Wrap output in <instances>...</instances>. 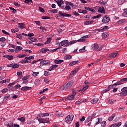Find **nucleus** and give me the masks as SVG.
I'll use <instances>...</instances> for the list:
<instances>
[{
    "mask_svg": "<svg viewBox=\"0 0 127 127\" xmlns=\"http://www.w3.org/2000/svg\"><path fill=\"white\" fill-rule=\"evenodd\" d=\"M74 84L73 81H70L67 83H65L63 86L61 87V90L63 91L64 90H69L70 88H72V86Z\"/></svg>",
    "mask_w": 127,
    "mask_h": 127,
    "instance_id": "obj_1",
    "label": "nucleus"
},
{
    "mask_svg": "<svg viewBox=\"0 0 127 127\" xmlns=\"http://www.w3.org/2000/svg\"><path fill=\"white\" fill-rule=\"evenodd\" d=\"M122 82H127V78H122L120 80V81H117L116 83H114L113 85H111L108 86V88L109 90L111 89H114V86H119V85H122L123 83Z\"/></svg>",
    "mask_w": 127,
    "mask_h": 127,
    "instance_id": "obj_2",
    "label": "nucleus"
},
{
    "mask_svg": "<svg viewBox=\"0 0 127 127\" xmlns=\"http://www.w3.org/2000/svg\"><path fill=\"white\" fill-rule=\"evenodd\" d=\"M66 123H68V124H70L72 121L74 120V115L71 114L70 115H68L65 119Z\"/></svg>",
    "mask_w": 127,
    "mask_h": 127,
    "instance_id": "obj_3",
    "label": "nucleus"
},
{
    "mask_svg": "<svg viewBox=\"0 0 127 127\" xmlns=\"http://www.w3.org/2000/svg\"><path fill=\"white\" fill-rule=\"evenodd\" d=\"M127 95V87H123L121 89V92L119 93V96L125 97Z\"/></svg>",
    "mask_w": 127,
    "mask_h": 127,
    "instance_id": "obj_4",
    "label": "nucleus"
},
{
    "mask_svg": "<svg viewBox=\"0 0 127 127\" xmlns=\"http://www.w3.org/2000/svg\"><path fill=\"white\" fill-rule=\"evenodd\" d=\"M68 43H69V40H64L59 43V45L60 46H64V45H66V46H69Z\"/></svg>",
    "mask_w": 127,
    "mask_h": 127,
    "instance_id": "obj_5",
    "label": "nucleus"
},
{
    "mask_svg": "<svg viewBox=\"0 0 127 127\" xmlns=\"http://www.w3.org/2000/svg\"><path fill=\"white\" fill-rule=\"evenodd\" d=\"M84 84L86 85V86L79 91L80 93H84V92L86 90L88 89V88H89V85H90V83L88 82V81H85Z\"/></svg>",
    "mask_w": 127,
    "mask_h": 127,
    "instance_id": "obj_6",
    "label": "nucleus"
},
{
    "mask_svg": "<svg viewBox=\"0 0 127 127\" xmlns=\"http://www.w3.org/2000/svg\"><path fill=\"white\" fill-rule=\"evenodd\" d=\"M38 121L40 124H45V123H49V118H38Z\"/></svg>",
    "mask_w": 127,
    "mask_h": 127,
    "instance_id": "obj_7",
    "label": "nucleus"
},
{
    "mask_svg": "<svg viewBox=\"0 0 127 127\" xmlns=\"http://www.w3.org/2000/svg\"><path fill=\"white\" fill-rule=\"evenodd\" d=\"M59 14L60 16H63V17H71V16H72V15L70 14L62 13L61 11H59Z\"/></svg>",
    "mask_w": 127,
    "mask_h": 127,
    "instance_id": "obj_8",
    "label": "nucleus"
},
{
    "mask_svg": "<svg viewBox=\"0 0 127 127\" xmlns=\"http://www.w3.org/2000/svg\"><path fill=\"white\" fill-rule=\"evenodd\" d=\"M110 21V18L107 16H105L104 17H103L102 22L103 23H108Z\"/></svg>",
    "mask_w": 127,
    "mask_h": 127,
    "instance_id": "obj_9",
    "label": "nucleus"
},
{
    "mask_svg": "<svg viewBox=\"0 0 127 127\" xmlns=\"http://www.w3.org/2000/svg\"><path fill=\"white\" fill-rule=\"evenodd\" d=\"M91 49L92 50H99V45L95 43L91 45Z\"/></svg>",
    "mask_w": 127,
    "mask_h": 127,
    "instance_id": "obj_10",
    "label": "nucleus"
},
{
    "mask_svg": "<svg viewBox=\"0 0 127 127\" xmlns=\"http://www.w3.org/2000/svg\"><path fill=\"white\" fill-rule=\"evenodd\" d=\"M90 37L89 35H86L82 37L81 39L77 40L78 42H84V41H86V39L85 38H89Z\"/></svg>",
    "mask_w": 127,
    "mask_h": 127,
    "instance_id": "obj_11",
    "label": "nucleus"
},
{
    "mask_svg": "<svg viewBox=\"0 0 127 127\" xmlns=\"http://www.w3.org/2000/svg\"><path fill=\"white\" fill-rule=\"evenodd\" d=\"M119 54L118 53H112L111 54H109V59H111L112 58H115L116 56Z\"/></svg>",
    "mask_w": 127,
    "mask_h": 127,
    "instance_id": "obj_12",
    "label": "nucleus"
},
{
    "mask_svg": "<svg viewBox=\"0 0 127 127\" xmlns=\"http://www.w3.org/2000/svg\"><path fill=\"white\" fill-rule=\"evenodd\" d=\"M56 2H57L59 7H61V5L64 4V3H65L63 0H58V1H56Z\"/></svg>",
    "mask_w": 127,
    "mask_h": 127,
    "instance_id": "obj_13",
    "label": "nucleus"
},
{
    "mask_svg": "<svg viewBox=\"0 0 127 127\" xmlns=\"http://www.w3.org/2000/svg\"><path fill=\"white\" fill-rule=\"evenodd\" d=\"M49 63H50V61L49 60H43L40 62V64H42V65H47L48 64H49Z\"/></svg>",
    "mask_w": 127,
    "mask_h": 127,
    "instance_id": "obj_14",
    "label": "nucleus"
},
{
    "mask_svg": "<svg viewBox=\"0 0 127 127\" xmlns=\"http://www.w3.org/2000/svg\"><path fill=\"white\" fill-rule=\"evenodd\" d=\"M122 125V122H118L111 125L109 127H119Z\"/></svg>",
    "mask_w": 127,
    "mask_h": 127,
    "instance_id": "obj_15",
    "label": "nucleus"
},
{
    "mask_svg": "<svg viewBox=\"0 0 127 127\" xmlns=\"http://www.w3.org/2000/svg\"><path fill=\"white\" fill-rule=\"evenodd\" d=\"M78 63H80V62L79 61H74L72 62H71L69 63V65L70 66H74L75 65H77V64H78Z\"/></svg>",
    "mask_w": 127,
    "mask_h": 127,
    "instance_id": "obj_16",
    "label": "nucleus"
},
{
    "mask_svg": "<svg viewBox=\"0 0 127 127\" xmlns=\"http://www.w3.org/2000/svg\"><path fill=\"white\" fill-rule=\"evenodd\" d=\"M49 115V113H40L39 114V117L40 118H43V117H48Z\"/></svg>",
    "mask_w": 127,
    "mask_h": 127,
    "instance_id": "obj_17",
    "label": "nucleus"
},
{
    "mask_svg": "<svg viewBox=\"0 0 127 127\" xmlns=\"http://www.w3.org/2000/svg\"><path fill=\"white\" fill-rule=\"evenodd\" d=\"M3 57H5L9 60H12L13 59V56L12 55H4Z\"/></svg>",
    "mask_w": 127,
    "mask_h": 127,
    "instance_id": "obj_18",
    "label": "nucleus"
},
{
    "mask_svg": "<svg viewBox=\"0 0 127 127\" xmlns=\"http://www.w3.org/2000/svg\"><path fill=\"white\" fill-rule=\"evenodd\" d=\"M58 67V65L55 64L52 65L49 69H48V71H53V70H55L56 68H57Z\"/></svg>",
    "mask_w": 127,
    "mask_h": 127,
    "instance_id": "obj_19",
    "label": "nucleus"
},
{
    "mask_svg": "<svg viewBox=\"0 0 127 127\" xmlns=\"http://www.w3.org/2000/svg\"><path fill=\"white\" fill-rule=\"evenodd\" d=\"M22 91H28L31 90V87L28 86H24L21 88Z\"/></svg>",
    "mask_w": 127,
    "mask_h": 127,
    "instance_id": "obj_20",
    "label": "nucleus"
},
{
    "mask_svg": "<svg viewBox=\"0 0 127 127\" xmlns=\"http://www.w3.org/2000/svg\"><path fill=\"white\" fill-rule=\"evenodd\" d=\"M98 101H99V98H98L97 97H94L91 100V102L92 103V104H96V103L98 102Z\"/></svg>",
    "mask_w": 127,
    "mask_h": 127,
    "instance_id": "obj_21",
    "label": "nucleus"
},
{
    "mask_svg": "<svg viewBox=\"0 0 127 127\" xmlns=\"http://www.w3.org/2000/svg\"><path fill=\"white\" fill-rule=\"evenodd\" d=\"M108 36H109V34L107 32L103 33L102 34V37L103 39H106V38H108Z\"/></svg>",
    "mask_w": 127,
    "mask_h": 127,
    "instance_id": "obj_22",
    "label": "nucleus"
},
{
    "mask_svg": "<svg viewBox=\"0 0 127 127\" xmlns=\"http://www.w3.org/2000/svg\"><path fill=\"white\" fill-rule=\"evenodd\" d=\"M18 26L21 29H23V28H25V24H24V23H19L18 24Z\"/></svg>",
    "mask_w": 127,
    "mask_h": 127,
    "instance_id": "obj_23",
    "label": "nucleus"
},
{
    "mask_svg": "<svg viewBox=\"0 0 127 127\" xmlns=\"http://www.w3.org/2000/svg\"><path fill=\"white\" fill-rule=\"evenodd\" d=\"M64 60H55L54 63L56 64H60V63H62V62H64Z\"/></svg>",
    "mask_w": 127,
    "mask_h": 127,
    "instance_id": "obj_24",
    "label": "nucleus"
},
{
    "mask_svg": "<svg viewBox=\"0 0 127 127\" xmlns=\"http://www.w3.org/2000/svg\"><path fill=\"white\" fill-rule=\"evenodd\" d=\"M94 23L93 21H86L84 22L85 25H89L90 24H93Z\"/></svg>",
    "mask_w": 127,
    "mask_h": 127,
    "instance_id": "obj_25",
    "label": "nucleus"
},
{
    "mask_svg": "<svg viewBox=\"0 0 127 127\" xmlns=\"http://www.w3.org/2000/svg\"><path fill=\"white\" fill-rule=\"evenodd\" d=\"M47 51H49V49L47 48H42L40 50V52H42V53H45V52H47Z\"/></svg>",
    "mask_w": 127,
    "mask_h": 127,
    "instance_id": "obj_26",
    "label": "nucleus"
},
{
    "mask_svg": "<svg viewBox=\"0 0 127 127\" xmlns=\"http://www.w3.org/2000/svg\"><path fill=\"white\" fill-rule=\"evenodd\" d=\"M104 10H105V8H104V7H100L98 9V12H100V13H103Z\"/></svg>",
    "mask_w": 127,
    "mask_h": 127,
    "instance_id": "obj_27",
    "label": "nucleus"
},
{
    "mask_svg": "<svg viewBox=\"0 0 127 127\" xmlns=\"http://www.w3.org/2000/svg\"><path fill=\"white\" fill-rule=\"evenodd\" d=\"M22 49V47L21 46H17L16 47V51L15 52L17 53L18 51H20Z\"/></svg>",
    "mask_w": 127,
    "mask_h": 127,
    "instance_id": "obj_28",
    "label": "nucleus"
},
{
    "mask_svg": "<svg viewBox=\"0 0 127 127\" xmlns=\"http://www.w3.org/2000/svg\"><path fill=\"white\" fill-rule=\"evenodd\" d=\"M17 68H19V65L16 64V63L13 64L12 69H16Z\"/></svg>",
    "mask_w": 127,
    "mask_h": 127,
    "instance_id": "obj_29",
    "label": "nucleus"
},
{
    "mask_svg": "<svg viewBox=\"0 0 127 127\" xmlns=\"http://www.w3.org/2000/svg\"><path fill=\"white\" fill-rule=\"evenodd\" d=\"M93 120V118L91 116H89L88 118L85 120V123H89V122H90V121H92Z\"/></svg>",
    "mask_w": 127,
    "mask_h": 127,
    "instance_id": "obj_30",
    "label": "nucleus"
},
{
    "mask_svg": "<svg viewBox=\"0 0 127 127\" xmlns=\"http://www.w3.org/2000/svg\"><path fill=\"white\" fill-rule=\"evenodd\" d=\"M77 42H78V40H72L69 42H68V44L69 45H72V44H74V43H77Z\"/></svg>",
    "mask_w": 127,
    "mask_h": 127,
    "instance_id": "obj_31",
    "label": "nucleus"
},
{
    "mask_svg": "<svg viewBox=\"0 0 127 127\" xmlns=\"http://www.w3.org/2000/svg\"><path fill=\"white\" fill-rule=\"evenodd\" d=\"M122 15L124 17L127 16V9H125L124 10V12L123 13Z\"/></svg>",
    "mask_w": 127,
    "mask_h": 127,
    "instance_id": "obj_32",
    "label": "nucleus"
},
{
    "mask_svg": "<svg viewBox=\"0 0 127 127\" xmlns=\"http://www.w3.org/2000/svg\"><path fill=\"white\" fill-rule=\"evenodd\" d=\"M18 120L22 122V123H24L25 122V118L23 117L18 118Z\"/></svg>",
    "mask_w": 127,
    "mask_h": 127,
    "instance_id": "obj_33",
    "label": "nucleus"
},
{
    "mask_svg": "<svg viewBox=\"0 0 127 127\" xmlns=\"http://www.w3.org/2000/svg\"><path fill=\"white\" fill-rule=\"evenodd\" d=\"M115 116H116V114H112V116L108 118V121H110V122H111V121H113V119L115 118Z\"/></svg>",
    "mask_w": 127,
    "mask_h": 127,
    "instance_id": "obj_34",
    "label": "nucleus"
},
{
    "mask_svg": "<svg viewBox=\"0 0 127 127\" xmlns=\"http://www.w3.org/2000/svg\"><path fill=\"white\" fill-rule=\"evenodd\" d=\"M51 39H52L51 37L48 38L47 41L45 43V44H49V43H50V42H51Z\"/></svg>",
    "mask_w": 127,
    "mask_h": 127,
    "instance_id": "obj_35",
    "label": "nucleus"
},
{
    "mask_svg": "<svg viewBox=\"0 0 127 127\" xmlns=\"http://www.w3.org/2000/svg\"><path fill=\"white\" fill-rule=\"evenodd\" d=\"M79 68H76L74 70L71 72L72 75H75L76 73H78Z\"/></svg>",
    "mask_w": 127,
    "mask_h": 127,
    "instance_id": "obj_36",
    "label": "nucleus"
},
{
    "mask_svg": "<svg viewBox=\"0 0 127 127\" xmlns=\"http://www.w3.org/2000/svg\"><path fill=\"white\" fill-rule=\"evenodd\" d=\"M21 63H28V59H23L20 61Z\"/></svg>",
    "mask_w": 127,
    "mask_h": 127,
    "instance_id": "obj_37",
    "label": "nucleus"
},
{
    "mask_svg": "<svg viewBox=\"0 0 127 127\" xmlns=\"http://www.w3.org/2000/svg\"><path fill=\"white\" fill-rule=\"evenodd\" d=\"M25 59H28V60H30V59H34V56H30L29 57H25Z\"/></svg>",
    "mask_w": 127,
    "mask_h": 127,
    "instance_id": "obj_38",
    "label": "nucleus"
},
{
    "mask_svg": "<svg viewBox=\"0 0 127 127\" xmlns=\"http://www.w3.org/2000/svg\"><path fill=\"white\" fill-rule=\"evenodd\" d=\"M29 39H30L31 41H32V42H36V41H37V39H36V38L35 37L30 38Z\"/></svg>",
    "mask_w": 127,
    "mask_h": 127,
    "instance_id": "obj_39",
    "label": "nucleus"
},
{
    "mask_svg": "<svg viewBox=\"0 0 127 127\" xmlns=\"http://www.w3.org/2000/svg\"><path fill=\"white\" fill-rule=\"evenodd\" d=\"M68 100H69L70 101H72V100H74L75 99V96L73 95H70L67 98Z\"/></svg>",
    "mask_w": 127,
    "mask_h": 127,
    "instance_id": "obj_40",
    "label": "nucleus"
},
{
    "mask_svg": "<svg viewBox=\"0 0 127 127\" xmlns=\"http://www.w3.org/2000/svg\"><path fill=\"white\" fill-rule=\"evenodd\" d=\"M79 51L80 52H86V46L83 47L82 48L80 49Z\"/></svg>",
    "mask_w": 127,
    "mask_h": 127,
    "instance_id": "obj_41",
    "label": "nucleus"
},
{
    "mask_svg": "<svg viewBox=\"0 0 127 127\" xmlns=\"http://www.w3.org/2000/svg\"><path fill=\"white\" fill-rule=\"evenodd\" d=\"M6 40L5 38L4 37H2L0 38V44H1L2 42H4Z\"/></svg>",
    "mask_w": 127,
    "mask_h": 127,
    "instance_id": "obj_42",
    "label": "nucleus"
},
{
    "mask_svg": "<svg viewBox=\"0 0 127 127\" xmlns=\"http://www.w3.org/2000/svg\"><path fill=\"white\" fill-rule=\"evenodd\" d=\"M27 55L26 54H22V55H19L17 56V57H19V58H22L23 57H25V56H27Z\"/></svg>",
    "mask_w": 127,
    "mask_h": 127,
    "instance_id": "obj_43",
    "label": "nucleus"
},
{
    "mask_svg": "<svg viewBox=\"0 0 127 127\" xmlns=\"http://www.w3.org/2000/svg\"><path fill=\"white\" fill-rule=\"evenodd\" d=\"M67 48H63L61 50V52H63V53H65L67 52Z\"/></svg>",
    "mask_w": 127,
    "mask_h": 127,
    "instance_id": "obj_44",
    "label": "nucleus"
},
{
    "mask_svg": "<svg viewBox=\"0 0 127 127\" xmlns=\"http://www.w3.org/2000/svg\"><path fill=\"white\" fill-rule=\"evenodd\" d=\"M102 122V118H98V122H97L95 123V125H99V124H100V123H101Z\"/></svg>",
    "mask_w": 127,
    "mask_h": 127,
    "instance_id": "obj_45",
    "label": "nucleus"
},
{
    "mask_svg": "<svg viewBox=\"0 0 127 127\" xmlns=\"http://www.w3.org/2000/svg\"><path fill=\"white\" fill-rule=\"evenodd\" d=\"M40 83V80L39 79H36L34 81V84L35 85H38V84H39Z\"/></svg>",
    "mask_w": 127,
    "mask_h": 127,
    "instance_id": "obj_46",
    "label": "nucleus"
},
{
    "mask_svg": "<svg viewBox=\"0 0 127 127\" xmlns=\"http://www.w3.org/2000/svg\"><path fill=\"white\" fill-rule=\"evenodd\" d=\"M108 29H109V26H105L102 28V30H103V31H106V30H107Z\"/></svg>",
    "mask_w": 127,
    "mask_h": 127,
    "instance_id": "obj_47",
    "label": "nucleus"
},
{
    "mask_svg": "<svg viewBox=\"0 0 127 127\" xmlns=\"http://www.w3.org/2000/svg\"><path fill=\"white\" fill-rule=\"evenodd\" d=\"M50 11L51 13H57V11H58V10H57V9H54V10H50Z\"/></svg>",
    "mask_w": 127,
    "mask_h": 127,
    "instance_id": "obj_48",
    "label": "nucleus"
},
{
    "mask_svg": "<svg viewBox=\"0 0 127 127\" xmlns=\"http://www.w3.org/2000/svg\"><path fill=\"white\" fill-rule=\"evenodd\" d=\"M32 76H33V77H37V75L39 74V72H35L33 71L32 72Z\"/></svg>",
    "mask_w": 127,
    "mask_h": 127,
    "instance_id": "obj_49",
    "label": "nucleus"
},
{
    "mask_svg": "<svg viewBox=\"0 0 127 127\" xmlns=\"http://www.w3.org/2000/svg\"><path fill=\"white\" fill-rule=\"evenodd\" d=\"M66 5H70V6H72V7H74V5L72 2H67L66 3Z\"/></svg>",
    "mask_w": 127,
    "mask_h": 127,
    "instance_id": "obj_50",
    "label": "nucleus"
},
{
    "mask_svg": "<svg viewBox=\"0 0 127 127\" xmlns=\"http://www.w3.org/2000/svg\"><path fill=\"white\" fill-rule=\"evenodd\" d=\"M65 59H71L72 58V56L71 55H66L64 57Z\"/></svg>",
    "mask_w": 127,
    "mask_h": 127,
    "instance_id": "obj_51",
    "label": "nucleus"
},
{
    "mask_svg": "<svg viewBox=\"0 0 127 127\" xmlns=\"http://www.w3.org/2000/svg\"><path fill=\"white\" fill-rule=\"evenodd\" d=\"M17 38H19V39H22V35L21 34H18L17 35Z\"/></svg>",
    "mask_w": 127,
    "mask_h": 127,
    "instance_id": "obj_52",
    "label": "nucleus"
},
{
    "mask_svg": "<svg viewBox=\"0 0 127 127\" xmlns=\"http://www.w3.org/2000/svg\"><path fill=\"white\" fill-rule=\"evenodd\" d=\"M125 21H126V20L121 19L118 21V24H122V23H123V22H125Z\"/></svg>",
    "mask_w": 127,
    "mask_h": 127,
    "instance_id": "obj_53",
    "label": "nucleus"
},
{
    "mask_svg": "<svg viewBox=\"0 0 127 127\" xmlns=\"http://www.w3.org/2000/svg\"><path fill=\"white\" fill-rule=\"evenodd\" d=\"M7 91H8V89L7 88H5L3 90H2L1 92L2 93H6Z\"/></svg>",
    "mask_w": 127,
    "mask_h": 127,
    "instance_id": "obj_54",
    "label": "nucleus"
},
{
    "mask_svg": "<svg viewBox=\"0 0 127 127\" xmlns=\"http://www.w3.org/2000/svg\"><path fill=\"white\" fill-rule=\"evenodd\" d=\"M2 32L4 33V34H6V35H10V34L8 32L5 31V30H2Z\"/></svg>",
    "mask_w": 127,
    "mask_h": 127,
    "instance_id": "obj_55",
    "label": "nucleus"
},
{
    "mask_svg": "<svg viewBox=\"0 0 127 127\" xmlns=\"http://www.w3.org/2000/svg\"><path fill=\"white\" fill-rule=\"evenodd\" d=\"M77 94L76 90H72V94H71V95L73 96L74 97H75V96H76V94Z\"/></svg>",
    "mask_w": 127,
    "mask_h": 127,
    "instance_id": "obj_56",
    "label": "nucleus"
},
{
    "mask_svg": "<svg viewBox=\"0 0 127 127\" xmlns=\"http://www.w3.org/2000/svg\"><path fill=\"white\" fill-rule=\"evenodd\" d=\"M39 9L41 12H43V13L45 12L44 9H43L42 7H39Z\"/></svg>",
    "mask_w": 127,
    "mask_h": 127,
    "instance_id": "obj_57",
    "label": "nucleus"
},
{
    "mask_svg": "<svg viewBox=\"0 0 127 127\" xmlns=\"http://www.w3.org/2000/svg\"><path fill=\"white\" fill-rule=\"evenodd\" d=\"M42 19H50V17H48V16H43L42 17Z\"/></svg>",
    "mask_w": 127,
    "mask_h": 127,
    "instance_id": "obj_58",
    "label": "nucleus"
},
{
    "mask_svg": "<svg viewBox=\"0 0 127 127\" xmlns=\"http://www.w3.org/2000/svg\"><path fill=\"white\" fill-rule=\"evenodd\" d=\"M88 11H91V12H96V11L94 9H93V8H88Z\"/></svg>",
    "mask_w": 127,
    "mask_h": 127,
    "instance_id": "obj_59",
    "label": "nucleus"
},
{
    "mask_svg": "<svg viewBox=\"0 0 127 127\" xmlns=\"http://www.w3.org/2000/svg\"><path fill=\"white\" fill-rule=\"evenodd\" d=\"M65 10H71V7L69 6H66L65 7Z\"/></svg>",
    "mask_w": 127,
    "mask_h": 127,
    "instance_id": "obj_60",
    "label": "nucleus"
},
{
    "mask_svg": "<svg viewBox=\"0 0 127 127\" xmlns=\"http://www.w3.org/2000/svg\"><path fill=\"white\" fill-rule=\"evenodd\" d=\"M44 82H45V83H46L47 84H49V80H48V79L47 78H45L44 79Z\"/></svg>",
    "mask_w": 127,
    "mask_h": 127,
    "instance_id": "obj_61",
    "label": "nucleus"
},
{
    "mask_svg": "<svg viewBox=\"0 0 127 127\" xmlns=\"http://www.w3.org/2000/svg\"><path fill=\"white\" fill-rule=\"evenodd\" d=\"M109 91H110V89L109 88H107L106 89H104L102 91V93H107V92H109Z\"/></svg>",
    "mask_w": 127,
    "mask_h": 127,
    "instance_id": "obj_62",
    "label": "nucleus"
},
{
    "mask_svg": "<svg viewBox=\"0 0 127 127\" xmlns=\"http://www.w3.org/2000/svg\"><path fill=\"white\" fill-rule=\"evenodd\" d=\"M49 75V73H48V72L45 71H44V76H45L46 77L48 76Z\"/></svg>",
    "mask_w": 127,
    "mask_h": 127,
    "instance_id": "obj_63",
    "label": "nucleus"
},
{
    "mask_svg": "<svg viewBox=\"0 0 127 127\" xmlns=\"http://www.w3.org/2000/svg\"><path fill=\"white\" fill-rule=\"evenodd\" d=\"M80 127V124L79 123V122L75 123V127Z\"/></svg>",
    "mask_w": 127,
    "mask_h": 127,
    "instance_id": "obj_64",
    "label": "nucleus"
}]
</instances>
